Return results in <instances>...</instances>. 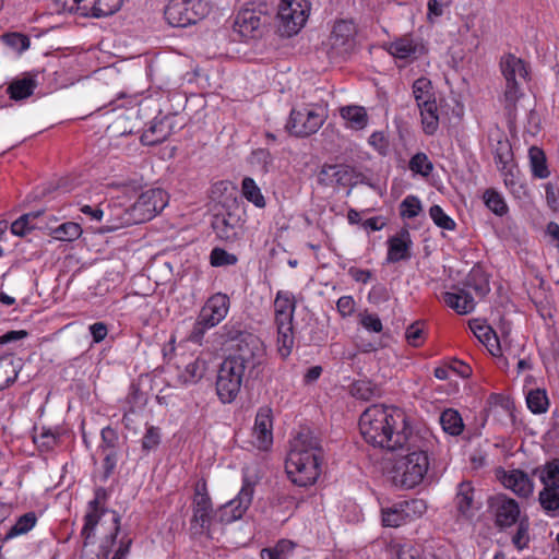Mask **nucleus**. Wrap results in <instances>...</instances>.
<instances>
[{
  "label": "nucleus",
  "mask_w": 559,
  "mask_h": 559,
  "mask_svg": "<svg viewBox=\"0 0 559 559\" xmlns=\"http://www.w3.org/2000/svg\"><path fill=\"white\" fill-rule=\"evenodd\" d=\"M359 430L368 444L391 452L411 450L418 439L401 409L379 404L369 406L360 415Z\"/></svg>",
  "instance_id": "nucleus-1"
},
{
  "label": "nucleus",
  "mask_w": 559,
  "mask_h": 559,
  "mask_svg": "<svg viewBox=\"0 0 559 559\" xmlns=\"http://www.w3.org/2000/svg\"><path fill=\"white\" fill-rule=\"evenodd\" d=\"M323 448L321 440L309 428H302L292 442L286 460V472L300 487L313 485L321 473Z\"/></svg>",
  "instance_id": "nucleus-2"
},
{
  "label": "nucleus",
  "mask_w": 559,
  "mask_h": 559,
  "mask_svg": "<svg viewBox=\"0 0 559 559\" xmlns=\"http://www.w3.org/2000/svg\"><path fill=\"white\" fill-rule=\"evenodd\" d=\"M419 438L415 441L417 443ZM393 469V483L404 489H411L421 483L429 467L427 451L417 444L407 450Z\"/></svg>",
  "instance_id": "nucleus-3"
},
{
  "label": "nucleus",
  "mask_w": 559,
  "mask_h": 559,
  "mask_svg": "<svg viewBox=\"0 0 559 559\" xmlns=\"http://www.w3.org/2000/svg\"><path fill=\"white\" fill-rule=\"evenodd\" d=\"M245 209L234 199L230 203H224L212 218L211 226L216 236L224 241L234 242L243 234L242 218Z\"/></svg>",
  "instance_id": "nucleus-4"
},
{
  "label": "nucleus",
  "mask_w": 559,
  "mask_h": 559,
  "mask_svg": "<svg viewBox=\"0 0 559 559\" xmlns=\"http://www.w3.org/2000/svg\"><path fill=\"white\" fill-rule=\"evenodd\" d=\"M412 90L420 111L423 130L427 135H432L439 128V114L431 81L421 76L414 81Z\"/></svg>",
  "instance_id": "nucleus-5"
},
{
  "label": "nucleus",
  "mask_w": 559,
  "mask_h": 559,
  "mask_svg": "<svg viewBox=\"0 0 559 559\" xmlns=\"http://www.w3.org/2000/svg\"><path fill=\"white\" fill-rule=\"evenodd\" d=\"M269 21V4L265 2L258 4L250 2L237 13L234 21V31L245 39L257 38L261 36V28Z\"/></svg>",
  "instance_id": "nucleus-6"
},
{
  "label": "nucleus",
  "mask_w": 559,
  "mask_h": 559,
  "mask_svg": "<svg viewBox=\"0 0 559 559\" xmlns=\"http://www.w3.org/2000/svg\"><path fill=\"white\" fill-rule=\"evenodd\" d=\"M209 5L202 0H169L164 10L165 19L174 27H187L206 16Z\"/></svg>",
  "instance_id": "nucleus-7"
},
{
  "label": "nucleus",
  "mask_w": 559,
  "mask_h": 559,
  "mask_svg": "<svg viewBox=\"0 0 559 559\" xmlns=\"http://www.w3.org/2000/svg\"><path fill=\"white\" fill-rule=\"evenodd\" d=\"M309 11L308 0H281L276 14L281 35L286 37L296 35L305 25Z\"/></svg>",
  "instance_id": "nucleus-8"
},
{
  "label": "nucleus",
  "mask_w": 559,
  "mask_h": 559,
  "mask_svg": "<svg viewBox=\"0 0 559 559\" xmlns=\"http://www.w3.org/2000/svg\"><path fill=\"white\" fill-rule=\"evenodd\" d=\"M248 371L237 362L227 358L223 360L217 371L216 392L223 403H231L240 392L245 376Z\"/></svg>",
  "instance_id": "nucleus-9"
},
{
  "label": "nucleus",
  "mask_w": 559,
  "mask_h": 559,
  "mask_svg": "<svg viewBox=\"0 0 559 559\" xmlns=\"http://www.w3.org/2000/svg\"><path fill=\"white\" fill-rule=\"evenodd\" d=\"M324 120L325 116L322 108L292 109L285 129L290 135L307 138L314 134L322 127Z\"/></svg>",
  "instance_id": "nucleus-10"
},
{
  "label": "nucleus",
  "mask_w": 559,
  "mask_h": 559,
  "mask_svg": "<svg viewBox=\"0 0 559 559\" xmlns=\"http://www.w3.org/2000/svg\"><path fill=\"white\" fill-rule=\"evenodd\" d=\"M264 357L265 348L262 341L257 335H246L242 343L233 345V353L226 358L237 362L251 376L255 368L263 364Z\"/></svg>",
  "instance_id": "nucleus-11"
},
{
  "label": "nucleus",
  "mask_w": 559,
  "mask_h": 559,
  "mask_svg": "<svg viewBox=\"0 0 559 559\" xmlns=\"http://www.w3.org/2000/svg\"><path fill=\"white\" fill-rule=\"evenodd\" d=\"M56 4L64 12L99 19L116 13L122 0H56Z\"/></svg>",
  "instance_id": "nucleus-12"
},
{
  "label": "nucleus",
  "mask_w": 559,
  "mask_h": 559,
  "mask_svg": "<svg viewBox=\"0 0 559 559\" xmlns=\"http://www.w3.org/2000/svg\"><path fill=\"white\" fill-rule=\"evenodd\" d=\"M255 481L243 471L242 486L237 497L217 510L221 523H233L240 520L251 506Z\"/></svg>",
  "instance_id": "nucleus-13"
},
{
  "label": "nucleus",
  "mask_w": 559,
  "mask_h": 559,
  "mask_svg": "<svg viewBox=\"0 0 559 559\" xmlns=\"http://www.w3.org/2000/svg\"><path fill=\"white\" fill-rule=\"evenodd\" d=\"M487 508L488 512L493 518L495 525L500 531H504L520 522V506L513 498H510L506 493H496L489 497Z\"/></svg>",
  "instance_id": "nucleus-14"
},
{
  "label": "nucleus",
  "mask_w": 559,
  "mask_h": 559,
  "mask_svg": "<svg viewBox=\"0 0 559 559\" xmlns=\"http://www.w3.org/2000/svg\"><path fill=\"white\" fill-rule=\"evenodd\" d=\"M167 204V193L162 189H150L142 192L131 205L136 224L152 219Z\"/></svg>",
  "instance_id": "nucleus-15"
},
{
  "label": "nucleus",
  "mask_w": 559,
  "mask_h": 559,
  "mask_svg": "<svg viewBox=\"0 0 559 559\" xmlns=\"http://www.w3.org/2000/svg\"><path fill=\"white\" fill-rule=\"evenodd\" d=\"M426 511L421 499L404 500L381 510L382 524L388 527H399Z\"/></svg>",
  "instance_id": "nucleus-16"
},
{
  "label": "nucleus",
  "mask_w": 559,
  "mask_h": 559,
  "mask_svg": "<svg viewBox=\"0 0 559 559\" xmlns=\"http://www.w3.org/2000/svg\"><path fill=\"white\" fill-rule=\"evenodd\" d=\"M367 177L349 165H323L319 173V182L324 186L338 185L343 187H355L366 183Z\"/></svg>",
  "instance_id": "nucleus-17"
},
{
  "label": "nucleus",
  "mask_w": 559,
  "mask_h": 559,
  "mask_svg": "<svg viewBox=\"0 0 559 559\" xmlns=\"http://www.w3.org/2000/svg\"><path fill=\"white\" fill-rule=\"evenodd\" d=\"M100 438L102 441L98 449L103 455L102 480L106 481L114 474L118 463L119 435L116 429L107 426L102 429Z\"/></svg>",
  "instance_id": "nucleus-18"
},
{
  "label": "nucleus",
  "mask_w": 559,
  "mask_h": 559,
  "mask_svg": "<svg viewBox=\"0 0 559 559\" xmlns=\"http://www.w3.org/2000/svg\"><path fill=\"white\" fill-rule=\"evenodd\" d=\"M357 29L352 21H337L330 35L331 49L338 56L348 55L355 47Z\"/></svg>",
  "instance_id": "nucleus-19"
},
{
  "label": "nucleus",
  "mask_w": 559,
  "mask_h": 559,
  "mask_svg": "<svg viewBox=\"0 0 559 559\" xmlns=\"http://www.w3.org/2000/svg\"><path fill=\"white\" fill-rule=\"evenodd\" d=\"M215 518H217V512H214L212 501H207L204 498L193 500L190 531L193 535L209 534Z\"/></svg>",
  "instance_id": "nucleus-20"
},
{
  "label": "nucleus",
  "mask_w": 559,
  "mask_h": 559,
  "mask_svg": "<svg viewBox=\"0 0 559 559\" xmlns=\"http://www.w3.org/2000/svg\"><path fill=\"white\" fill-rule=\"evenodd\" d=\"M229 306V297L226 294L216 293L205 301L199 312V317L212 326H216L226 318Z\"/></svg>",
  "instance_id": "nucleus-21"
},
{
  "label": "nucleus",
  "mask_w": 559,
  "mask_h": 559,
  "mask_svg": "<svg viewBox=\"0 0 559 559\" xmlns=\"http://www.w3.org/2000/svg\"><path fill=\"white\" fill-rule=\"evenodd\" d=\"M273 418L270 407H261L253 427V444L260 450H267L273 442Z\"/></svg>",
  "instance_id": "nucleus-22"
},
{
  "label": "nucleus",
  "mask_w": 559,
  "mask_h": 559,
  "mask_svg": "<svg viewBox=\"0 0 559 559\" xmlns=\"http://www.w3.org/2000/svg\"><path fill=\"white\" fill-rule=\"evenodd\" d=\"M104 217L106 224L102 227V233H110L136 224L131 206L122 207L119 203L107 204Z\"/></svg>",
  "instance_id": "nucleus-23"
},
{
  "label": "nucleus",
  "mask_w": 559,
  "mask_h": 559,
  "mask_svg": "<svg viewBox=\"0 0 559 559\" xmlns=\"http://www.w3.org/2000/svg\"><path fill=\"white\" fill-rule=\"evenodd\" d=\"M175 116L155 118L150 127L141 135L144 145H156L164 142L173 133V120Z\"/></svg>",
  "instance_id": "nucleus-24"
},
{
  "label": "nucleus",
  "mask_w": 559,
  "mask_h": 559,
  "mask_svg": "<svg viewBox=\"0 0 559 559\" xmlns=\"http://www.w3.org/2000/svg\"><path fill=\"white\" fill-rule=\"evenodd\" d=\"M411 234L406 228H402L397 234L388 239V255L389 263H396L411 258L412 247Z\"/></svg>",
  "instance_id": "nucleus-25"
},
{
  "label": "nucleus",
  "mask_w": 559,
  "mask_h": 559,
  "mask_svg": "<svg viewBox=\"0 0 559 559\" xmlns=\"http://www.w3.org/2000/svg\"><path fill=\"white\" fill-rule=\"evenodd\" d=\"M211 360V353L200 354L194 360L186 365L183 370L178 374V381L183 385L198 383L210 369Z\"/></svg>",
  "instance_id": "nucleus-26"
},
{
  "label": "nucleus",
  "mask_w": 559,
  "mask_h": 559,
  "mask_svg": "<svg viewBox=\"0 0 559 559\" xmlns=\"http://www.w3.org/2000/svg\"><path fill=\"white\" fill-rule=\"evenodd\" d=\"M502 485L512 490L519 497L527 498L533 492V481L528 475L521 469H512L510 472H502V476L499 477Z\"/></svg>",
  "instance_id": "nucleus-27"
},
{
  "label": "nucleus",
  "mask_w": 559,
  "mask_h": 559,
  "mask_svg": "<svg viewBox=\"0 0 559 559\" xmlns=\"http://www.w3.org/2000/svg\"><path fill=\"white\" fill-rule=\"evenodd\" d=\"M386 50L396 59H416L424 51V46L415 41L412 36L405 35L386 45Z\"/></svg>",
  "instance_id": "nucleus-28"
},
{
  "label": "nucleus",
  "mask_w": 559,
  "mask_h": 559,
  "mask_svg": "<svg viewBox=\"0 0 559 559\" xmlns=\"http://www.w3.org/2000/svg\"><path fill=\"white\" fill-rule=\"evenodd\" d=\"M442 299L459 314H468L476 306L473 295L465 288L454 287V292H445Z\"/></svg>",
  "instance_id": "nucleus-29"
},
{
  "label": "nucleus",
  "mask_w": 559,
  "mask_h": 559,
  "mask_svg": "<svg viewBox=\"0 0 559 559\" xmlns=\"http://www.w3.org/2000/svg\"><path fill=\"white\" fill-rule=\"evenodd\" d=\"M103 502L95 497L88 502V511L84 516V525L81 531V536L84 539V546H87L95 536V528L99 523L102 515L106 512L103 508Z\"/></svg>",
  "instance_id": "nucleus-30"
},
{
  "label": "nucleus",
  "mask_w": 559,
  "mask_h": 559,
  "mask_svg": "<svg viewBox=\"0 0 559 559\" xmlns=\"http://www.w3.org/2000/svg\"><path fill=\"white\" fill-rule=\"evenodd\" d=\"M500 68L506 82H516V76L523 80L528 76L526 63L511 53L501 59Z\"/></svg>",
  "instance_id": "nucleus-31"
},
{
  "label": "nucleus",
  "mask_w": 559,
  "mask_h": 559,
  "mask_svg": "<svg viewBox=\"0 0 559 559\" xmlns=\"http://www.w3.org/2000/svg\"><path fill=\"white\" fill-rule=\"evenodd\" d=\"M492 153L495 164L497 168L502 173V175H512L511 169L508 168L509 164L513 159L512 147L509 140L503 134L497 139V143L493 145Z\"/></svg>",
  "instance_id": "nucleus-32"
},
{
  "label": "nucleus",
  "mask_w": 559,
  "mask_h": 559,
  "mask_svg": "<svg viewBox=\"0 0 559 559\" xmlns=\"http://www.w3.org/2000/svg\"><path fill=\"white\" fill-rule=\"evenodd\" d=\"M37 81L33 75L14 79L7 87V93L13 100H23L33 95Z\"/></svg>",
  "instance_id": "nucleus-33"
},
{
  "label": "nucleus",
  "mask_w": 559,
  "mask_h": 559,
  "mask_svg": "<svg viewBox=\"0 0 559 559\" xmlns=\"http://www.w3.org/2000/svg\"><path fill=\"white\" fill-rule=\"evenodd\" d=\"M216 335L221 346L229 344L230 348L233 349V345L242 343V341L246 338V335L253 334L246 331L240 323H227Z\"/></svg>",
  "instance_id": "nucleus-34"
},
{
  "label": "nucleus",
  "mask_w": 559,
  "mask_h": 559,
  "mask_svg": "<svg viewBox=\"0 0 559 559\" xmlns=\"http://www.w3.org/2000/svg\"><path fill=\"white\" fill-rule=\"evenodd\" d=\"M21 365L12 356L0 357V391L12 385L19 376Z\"/></svg>",
  "instance_id": "nucleus-35"
},
{
  "label": "nucleus",
  "mask_w": 559,
  "mask_h": 559,
  "mask_svg": "<svg viewBox=\"0 0 559 559\" xmlns=\"http://www.w3.org/2000/svg\"><path fill=\"white\" fill-rule=\"evenodd\" d=\"M474 487L468 480L457 485L454 502L460 514L467 515L471 511L474 501Z\"/></svg>",
  "instance_id": "nucleus-36"
},
{
  "label": "nucleus",
  "mask_w": 559,
  "mask_h": 559,
  "mask_svg": "<svg viewBox=\"0 0 559 559\" xmlns=\"http://www.w3.org/2000/svg\"><path fill=\"white\" fill-rule=\"evenodd\" d=\"M439 421L443 431L450 436H460L463 432L464 423L456 409H444L440 415Z\"/></svg>",
  "instance_id": "nucleus-37"
},
{
  "label": "nucleus",
  "mask_w": 559,
  "mask_h": 559,
  "mask_svg": "<svg viewBox=\"0 0 559 559\" xmlns=\"http://www.w3.org/2000/svg\"><path fill=\"white\" fill-rule=\"evenodd\" d=\"M523 96L518 82H506V90L502 97L503 108L509 120L516 117V103Z\"/></svg>",
  "instance_id": "nucleus-38"
},
{
  "label": "nucleus",
  "mask_w": 559,
  "mask_h": 559,
  "mask_svg": "<svg viewBox=\"0 0 559 559\" xmlns=\"http://www.w3.org/2000/svg\"><path fill=\"white\" fill-rule=\"evenodd\" d=\"M538 502L547 515L558 516L559 488L544 487L538 493Z\"/></svg>",
  "instance_id": "nucleus-39"
},
{
  "label": "nucleus",
  "mask_w": 559,
  "mask_h": 559,
  "mask_svg": "<svg viewBox=\"0 0 559 559\" xmlns=\"http://www.w3.org/2000/svg\"><path fill=\"white\" fill-rule=\"evenodd\" d=\"M341 116L349 127L355 130H362L368 123V115L361 106H346L341 108Z\"/></svg>",
  "instance_id": "nucleus-40"
},
{
  "label": "nucleus",
  "mask_w": 559,
  "mask_h": 559,
  "mask_svg": "<svg viewBox=\"0 0 559 559\" xmlns=\"http://www.w3.org/2000/svg\"><path fill=\"white\" fill-rule=\"evenodd\" d=\"M463 288L467 289L468 292L469 289H473L476 296L480 298L485 297L490 292L488 278L479 270H472L468 273L464 281Z\"/></svg>",
  "instance_id": "nucleus-41"
},
{
  "label": "nucleus",
  "mask_w": 559,
  "mask_h": 559,
  "mask_svg": "<svg viewBox=\"0 0 559 559\" xmlns=\"http://www.w3.org/2000/svg\"><path fill=\"white\" fill-rule=\"evenodd\" d=\"M528 157L532 174L534 177L545 179L550 175L547 167L546 155L542 148H539L538 146L530 147Z\"/></svg>",
  "instance_id": "nucleus-42"
},
{
  "label": "nucleus",
  "mask_w": 559,
  "mask_h": 559,
  "mask_svg": "<svg viewBox=\"0 0 559 559\" xmlns=\"http://www.w3.org/2000/svg\"><path fill=\"white\" fill-rule=\"evenodd\" d=\"M43 214H44V211H35V212H29V213L23 214L22 216H20L17 219H15L11 224L12 234L23 237L28 231H31L35 228H41L40 226L35 224L34 221Z\"/></svg>",
  "instance_id": "nucleus-43"
},
{
  "label": "nucleus",
  "mask_w": 559,
  "mask_h": 559,
  "mask_svg": "<svg viewBox=\"0 0 559 559\" xmlns=\"http://www.w3.org/2000/svg\"><path fill=\"white\" fill-rule=\"evenodd\" d=\"M37 523V515L31 511L21 515L14 525L7 532L4 539H10L20 535L28 533Z\"/></svg>",
  "instance_id": "nucleus-44"
},
{
  "label": "nucleus",
  "mask_w": 559,
  "mask_h": 559,
  "mask_svg": "<svg viewBox=\"0 0 559 559\" xmlns=\"http://www.w3.org/2000/svg\"><path fill=\"white\" fill-rule=\"evenodd\" d=\"M544 487L559 488V460H552L535 471Z\"/></svg>",
  "instance_id": "nucleus-45"
},
{
  "label": "nucleus",
  "mask_w": 559,
  "mask_h": 559,
  "mask_svg": "<svg viewBox=\"0 0 559 559\" xmlns=\"http://www.w3.org/2000/svg\"><path fill=\"white\" fill-rule=\"evenodd\" d=\"M82 234V228L78 223L67 222L51 230L55 239L61 241H73Z\"/></svg>",
  "instance_id": "nucleus-46"
},
{
  "label": "nucleus",
  "mask_w": 559,
  "mask_h": 559,
  "mask_svg": "<svg viewBox=\"0 0 559 559\" xmlns=\"http://www.w3.org/2000/svg\"><path fill=\"white\" fill-rule=\"evenodd\" d=\"M241 189L243 197L249 202L253 203L257 207L260 209L265 206L264 197L262 195L260 188L257 186L252 178L246 177L242 180Z\"/></svg>",
  "instance_id": "nucleus-47"
},
{
  "label": "nucleus",
  "mask_w": 559,
  "mask_h": 559,
  "mask_svg": "<svg viewBox=\"0 0 559 559\" xmlns=\"http://www.w3.org/2000/svg\"><path fill=\"white\" fill-rule=\"evenodd\" d=\"M486 206L496 215L503 216L508 213V205L503 197L493 189H487L484 193Z\"/></svg>",
  "instance_id": "nucleus-48"
},
{
  "label": "nucleus",
  "mask_w": 559,
  "mask_h": 559,
  "mask_svg": "<svg viewBox=\"0 0 559 559\" xmlns=\"http://www.w3.org/2000/svg\"><path fill=\"white\" fill-rule=\"evenodd\" d=\"M526 403L527 407L534 414L546 413L549 404L546 392L538 389L533 390L527 394Z\"/></svg>",
  "instance_id": "nucleus-49"
},
{
  "label": "nucleus",
  "mask_w": 559,
  "mask_h": 559,
  "mask_svg": "<svg viewBox=\"0 0 559 559\" xmlns=\"http://www.w3.org/2000/svg\"><path fill=\"white\" fill-rule=\"evenodd\" d=\"M238 262V258L234 253L227 252L225 249L216 247L211 251L210 263L212 266H228L235 265Z\"/></svg>",
  "instance_id": "nucleus-50"
},
{
  "label": "nucleus",
  "mask_w": 559,
  "mask_h": 559,
  "mask_svg": "<svg viewBox=\"0 0 559 559\" xmlns=\"http://www.w3.org/2000/svg\"><path fill=\"white\" fill-rule=\"evenodd\" d=\"M429 216L433 223L442 229L454 230L456 227V223L448 214L444 213L440 205H432L429 209Z\"/></svg>",
  "instance_id": "nucleus-51"
},
{
  "label": "nucleus",
  "mask_w": 559,
  "mask_h": 559,
  "mask_svg": "<svg viewBox=\"0 0 559 559\" xmlns=\"http://www.w3.org/2000/svg\"><path fill=\"white\" fill-rule=\"evenodd\" d=\"M409 169L416 174L427 177L433 169L432 163L425 153H416L409 160Z\"/></svg>",
  "instance_id": "nucleus-52"
},
{
  "label": "nucleus",
  "mask_w": 559,
  "mask_h": 559,
  "mask_svg": "<svg viewBox=\"0 0 559 559\" xmlns=\"http://www.w3.org/2000/svg\"><path fill=\"white\" fill-rule=\"evenodd\" d=\"M421 211V202L416 195H407L400 204V214L403 218H414Z\"/></svg>",
  "instance_id": "nucleus-53"
},
{
  "label": "nucleus",
  "mask_w": 559,
  "mask_h": 559,
  "mask_svg": "<svg viewBox=\"0 0 559 559\" xmlns=\"http://www.w3.org/2000/svg\"><path fill=\"white\" fill-rule=\"evenodd\" d=\"M278 352L282 357H287L294 345L293 326L277 329Z\"/></svg>",
  "instance_id": "nucleus-54"
},
{
  "label": "nucleus",
  "mask_w": 559,
  "mask_h": 559,
  "mask_svg": "<svg viewBox=\"0 0 559 559\" xmlns=\"http://www.w3.org/2000/svg\"><path fill=\"white\" fill-rule=\"evenodd\" d=\"M3 43L14 51L21 53L28 49L31 40L28 36L21 33H8L2 35Z\"/></svg>",
  "instance_id": "nucleus-55"
},
{
  "label": "nucleus",
  "mask_w": 559,
  "mask_h": 559,
  "mask_svg": "<svg viewBox=\"0 0 559 559\" xmlns=\"http://www.w3.org/2000/svg\"><path fill=\"white\" fill-rule=\"evenodd\" d=\"M295 297L289 292L280 290L274 300V312H295Z\"/></svg>",
  "instance_id": "nucleus-56"
},
{
  "label": "nucleus",
  "mask_w": 559,
  "mask_h": 559,
  "mask_svg": "<svg viewBox=\"0 0 559 559\" xmlns=\"http://www.w3.org/2000/svg\"><path fill=\"white\" fill-rule=\"evenodd\" d=\"M528 528H530V524H528L527 519L521 520L518 524L515 534L512 536V544L519 551L528 547V543H530Z\"/></svg>",
  "instance_id": "nucleus-57"
},
{
  "label": "nucleus",
  "mask_w": 559,
  "mask_h": 559,
  "mask_svg": "<svg viewBox=\"0 0 559 559\" xmlns=\"http://www.w3.org/2000/svg\"><path fill=\"white\" fill-rule=\"evenodd\" d=\"M213 326L204 322L202 318L198 316L191 331L187 336V341L193 344L202 345L206 332Z\"/></svg>",
  "instance_id": "nucleus-58"
},
{
  "label": "nucleus",
  "mask_w": 559,
  "mask_h": 559,
  "mask_svg": "<svg viewBox=\"0 0 559 559\" xmlns=\"http://www.w3.org/2000/svg\"><path fill=\"white\" fill-rule=\"evenodd\" d=\"M112 513V522H114V532L106 537V539L100 545V554L107 559L111 552V547L114 546L117 535L120 531V515L116 511H111Z\"/></svg>",
  "instance_id": "nucleus-59"
},
{
  "label": "nucleus",
  "mask_w": 559,
  "mask_h": 559,
  "mask_svg": "<svg viewBox=\"0 0 559 559\" xmlns=\"http://www.w3.org/2000/svg\"><path fill=\"white\" fill-rule=\"evenodd\" d=\"M359 324L367 331L380 333L383 330L382 322L378 314L367 311L359 313Z\"/></svg>",
  "instance_id": "nucleus-60"
},
{
  "label": "nucleus",
  "mask_w": 559,
  "mask_h": 559,
  "mask_svg": "<svg viewBox=\"0 0 559 559\" xmlns=\"http://www.w3.org/2000/svg\"><path fill=\"white\" fill-rule=\"evenodd\" d=\"M489 403L493 404L495 407H500L510 417L511 421L514 423V404L509 397L502 396L500 394H491L489 397Z\"/></svg>",
  "instance_id": "nucleus-61"
},
{
  "label": "nucleus",
  "mask_w": 559,
  "mask_h": 559,
  "mask_svg": "<svg viewBox=\"0 0 559 559\" xmlns=\"http://www.w3.org/2000/svg\"><path fill=\"white\" fill-rule=\"evenodd\" d=\"M424 330L421 328L420 322L412 323L405 332L406 340L409 345L414 347H418L421 345L424 340Z\"/></svg>",
  "instance_id": "nucleus-62"
},
{
  "label": "nucleus",
  "mask_w": 559,
  "mask_h": 559,
  "mask_svg": "<svg viewBox=\"0 0 559 559\" xmlns=\"http://www.w3.org/2000/svg\"><path fill=\"white\" fill-rule=\"evenodd\" d=\"M159 442H160L159 429L157 427L150 426L146 429V432L142 439L143 450L151 451V450L155 449L159 444Z\"/></svg>",
  "instance_id": "nucleus-63"
},
{
  "label": "nucleus",
  "mask_w": 559,
  "mask_h": 559,
  "mask_svg": "<svg viewBox=\"0 0 559 559\" xmlns=\"http://www.w3.org/2000/svg\"><path fill=\"white\" fill-rule=\"evenodd\" d=\"M397 559H425L419 547L405 544L397 551Z\"/></svg>",
  "instance_id": "nucleus-64"
}]
</instances>
